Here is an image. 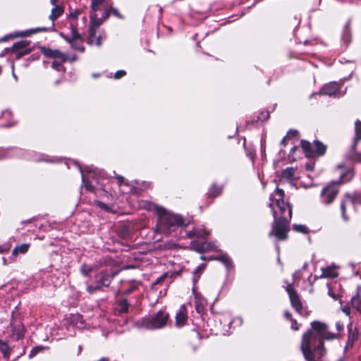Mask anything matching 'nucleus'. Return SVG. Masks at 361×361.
<instances>
[{
    "mask_svg": "<svg viewBox=\"0 0 361 361\" xmlns=\"http://www.w3.org/2000/svg\"><path fill=\"white\" fill-rule=\"evenodd\" d=\"M30 245L24 243L14 247L12 251V258L16 259L19 254H25L27 252Z\"/></svg>",
    "mask_w": 361,
    "mask_h": 361,
    "instance_id": "21",
    "label": "nucleus"
},
{
    "mask_svg": "<svg viewBox=\"0 0 361 361\" xmlns=\"http://www.w3.org/2000/svg\"><path fill=\"white\" fill-rule=\"evenodd\" d=\"M291 328L293 329V330H298L299 329V326L298 325L297 322L295 321H292V324H291Z\"/></svg>",
    "mask_w": 361,
    "mask_h": 361,
    "instance_id": "39",
    "label": "nucleus"
},
{
    "mask_svg": "<svg viewBox=\"0 0 361 361\" xmlns=\"http://www.w3.org/2000/svg\"><path fill=\"white\" fill-rule=\"evenodd\" d=\"M62 63L59 60H54L52 63V68L59 71Z\"/></svg>",
    "mask_w": 361,
    "mask_h": 361,
    "instance_id": "36",
    "label": "nucleus"
},
{
    "mask_svg": "<svg viewBox=\"0 0 361 361\" xmlns=\"http://www.w3.org/2000/svg\"><path fill=\"white\" fill-rule=\"evenodd\" d=\"M284 192L276 188L270 196L269 207L274 218L270 235H274L279 240H285L288 231L289 221L292 217V208L283 200Z\"/></svg>",
    "mask_w": 361,
    "mask_h": 361,
    "instance_id": "1",
    "label": "nucleus"
},
{
    "mask_svg": "<svg viewBox=\"0 0 361 361\" xmlns=\"http://www.w3.org/2000/svg\"><path fill=\"white\" fill-rule=\"evenodd\" d=\"M286 291L288 293L292 306L295 309L297 312H300V310H302V304L299 297L290 286H287Z\"/></svg>",
    "mask_w": 361,
    "mask_h": 361,
    "instance_id": "17",
    "label": "nucleus"
},
{
    "mask_svg": "<svg viewBox=\"0 0 361 361\" xmlns=\"http://www.w3.org/2000/svg\"><path fill=\"white\" fill-rule=\"evenodd\" d=\"M47 29L45 27H37L35 29H30L25 31L20 32L16 35V36H20V37H26V36H30L35 33L39 32H43L46 31Z\"/></svg>",
    "mask_w": 361,
    "mask_h": 361,
    "instance_id": "23",
    "label": "nucleus"
},
{
    "mask_svg": "<svg viewBox=\"0 0 361 361\" xmlns=\"http://www.w3.org/2000/svg\"><path fill=\"white\" fill-rule=\"evenodd\" d=\"M3 259H4V264H6L5 259L4 258Z\"/></svg>",
    "mask_w": 361,
    "mask_h": 361,
    "instance_id": "53",
    "label": "nucleus"
},
{
    "mask_svg": "<svg viewBox=\"0 0 361 361\" xmlns=\"http://www.w3.org/2000/svg\"><path fill=\"white\" fill-rule=\"evenodd\" d=\"M360 122L357 120L355 123V137L354 142L350 149V156L353 159L359 160V154L355 153V146L359 142L361 137V130H360Z\"/></svg>",
    "mask_w": 361,
    "mask_h": 361,
    "instance_id": "13",
    "label": "nucleus"
},
{
    "mask_svg": "<svg viewBox=\"0 0 361 361\" xmlns=\"http://www.w3.org/2000/svg\"><path fill=\"white\" fill-rule=\"evenodd\" d=\"M175 245L173 244H170V245H168V248L171 249V248L173 247Z\"/></svg>",
    "mask_w": 361,
    "mask_h": 361,
    "instance_id": "49",
    "label": "nucleus"
},
{
    "mask_svg": "<svg viewBox=\"0 0 361 361\" xmlns=\"http://www.w3.org/2000/svg\"><path fill=\"white\" fill-rule=\"evenodd\" d=\"M82 324H83V322H80V325H78V324H76V325H77L79 328H82Z\"/></svg>",
    "mask_w": 361,
    "mask_h": 361,
    "instance_id": "50",
    "label": "nucleus"
},
{
    "mask_svg": "<svg viewBox=\"0 0 361 361\" xmlns=\"http://www.w3.org/2000/svg\"><path fill=\"white\" fill-rule=\"evenodd\" d=\"M342 310L344 313L346 314V315H348L349 314V312H350V308L348 307H343L342 308Z\"/></svg>",
    "mask_w": 361,
    "mask_h": 361,
    "instance_id": "42",
    "label": "nucleus"
},
{
    "mask_svg": "<svg viewBox=\"0 0 361 361\" xmlns=\"http://www.w3.org/2000/svg\"><path fill=\"white\" fill-rule=\"evenodd\" d=\"M168 319L169 314L160 310L153 317L143 318L138 322V325L147 329H160L166 325Z\"/></svg>",
    "mask_w": 361,
    "mask_h": 361,
    "instance_id": "4",
    "label": "nucleus"
},
{
    "mask_svg": "<svg viewBox=\"0 0 361 361\" xmlns=\"http://www.w3.org/2000/svg\"><path fill=\"white\" fill-rule=\"evenodd\" d=\"M329 295H331L333 298L336 299V295H335V294H334V293H332L331 290H329Z\"/></svg>",
    "mask_w": 361,
    "mask_h": 361,
    "instance_id": "46",
    "label": "nucleus"
},
{
    "mask_svg": "<svg viewBox=\"0 0 361 361\" xmlns=\"http://www.w3.org/2000/svg\"><path fill=\"white\" fill-rule=\"evenodd\" d=\"M338 191V184L336 182L326 185L320 194L321 202L325 205L331 204L337 196Z\"/></svg>",
    "mask_w": 361,
    "mask_h": 361,
    "instance_id": "6",
    "label": "nucleus"
},
{
    "mask_svg": "<svg viewBox=\"0 0 361 361\" xmlns=\"http://www.w3.org/2000/svg\"><path fill=\"white\" fill-rule=\"evenodd\" d=\"M201 259H205L204 257L203 256L201 257Z\"/></svg>",
    "mask_w": 361,
    "mask_h": 361,
    "instance_id": "55",
    "label": "nucleus"
},
{
    "mask_svg": "<svg viewBox=\"0 0 361 361\" xmlns=\"http://www.w3.org/2000/svg\"><path fill=\"white\" fill-rule=\"evenodd\" d=\"M209 235V232L206 231L204 228L202 229H196L193 231L192 233H190V236H196L197 238H205Z\"/></svg>",
    "mask_w": 361,
    "mask_h": 361,
    "instance_id": "25",
    "label": "nucleus"
},
{
    "mask_svg": "<svg viewBox=\"0 0 361 361\" xmlns=\"http://www.w3.org/2000/svg\"><path fill=\"white\" fill-rule=\"evenodd\" d=\"M285 316L287 317V318H289L290 317V314L288 312H286L285 313Z\"/></svg>",
    "mask_w": 361,
    "mask_h": 361,
    "instance_id": "51",
    "label": "nucleus"
},
{
    "mask_svg": "<svg viewBox=\"0 0 361 361\" xmlns=\"http://www.w3.org/2000/svg\"><path fill=\"white\" fill-rule=\"evenodd\" d=\"M344 93L345 92L341 90L339 85L336 82L326 84L319 92V94L328 95L329 97H337L343 95Z\"/></svg>",
    "mask_w": 361,
    "mask_h": 361,
    "instance_id": "9",
    "label": "nucleus"
},
{
    "mask_svg": "<svg viewBox=\"0 0 361 361\" xmlns=\"http://www.w3.org/2000/svg\"><path fill=\"white\" fill-rule=\"evenodd\" d=\"M99 27V26L96 27L93 31V33H92L91 25H90L89 36L87 38L88 44L99 47L102 40L105 39L106 36L104 32H97Z\"/></svg>",
    "mask_w": 361,
    "mask_h": 361,
    "instance_id": "10",
    "label": "nucleus"
},
{
    "mask_svg": "<svg viewBox=\"0 0 361 361\" xmlns=\"http://www.w3.org/2000/svg\"><path fill=\"white\" fill-rule=\"evenodd\" d=\"M73 317H74V319H75L77 321H79L81 319L80 315H76V316H74Z\"/></svg>",
    "mask_w": 361,
    "mask_h": 361,
    "instance_id": "47",
    "label": "nucleus"
},
{
    "mask_svg": "<svg viewBox=\"0 0 361 361\" xmlns=\"http://www.w3.org/2000/svg\"><path fill=\"white\" fill-rule=\"evenodd\" d=\"M336 329L338 332L343 330L344 324L343 323H341L340 322H337L336 324Z\"/></svg>",
    "mask_w": 361,
    "mask_h": 361,
    "instance_id": "38",
    "label": "nucleus"
},
{
    "mask_svg": "<svg viewBox=\"0 0 361 361\" xmlns=\"http://www.w3.org/2000/svg\"><path fill=\"white\" fill-rule=\"evenodd\" d=\"M188 320L187 310L185 305H183L180 307L176 317V326L181 327L185 325Z\"/></svg>",
    "mask_w": 361,
    "mask_h": 361,
    "instance_id": "18",
    "label": "nucleus"
},
{
    "mask_svg": "<svg viewBox=\"0 0 361 361\" xmlns=\"http://www.w3.org/2000/svg\"><path fill=\"white\" fill-rule=\"evenodd\" d=\"M104 0H92L91 3V32L93 33L94 28L100 26L102 23L106 20L109 17V11L107 10L102 11L101 16L99 17L97 12L101 11Z\"/></svg>",
    "mask_w": 361,
    "mask_h": 361,
    "instance_id": "5",
    "label": "nucleus"
},
{
    "mask_svg": "<svg viewBox=\"0 0 361 361\" xmlns=\"http://www.w3.org/2000/svg\"><path fill=\"white\" fill-rule=\"evenodd\" d=\"M361 203L358 193H347L341 202V214L344 221H347L349 216L356 212V207Z\"/></svg>",
    "mask_w": 361,
    "mask_h": 361,
    "instance_id": "3",
    "label": "nucleus"
},
{
    "mask_svg": "<svg viewBox=\"0 0 361 361\" xmlns=\"http://www.w3.org/2000/svg\"><path fill=\"white\" fill-rule=\"evenodd\" d=\"M12 326V336L15 339H20L24 335V326L20 321H14L11 324Z\"/></svg>",
    "mask_w": 361,
    "mask_h": 361,
    "instance_id": "19",
    "label": "nucleus"
},
{
    "mask_svg": "<svg viewBox=\"0 0 361 361\" xmlns=\"http://www.w3.org/2000/svg\"><path fill=\"white\" fill-rule=\"evenodd\" d=\"M209 260L215 259L221 261L227 269L232 268V261L231 258L225 253H221L215 257H210Z\"/></svg>",
    "mask_w": 361,
    "mask_h": 361,
    "instance_id": "20",
    "label": "nucleus"
},
{
    "mask_svg": "<svg viewBox=\"0 0 361 361\" xmlns=\"http://www.w3.org/2000/svg\"><path fill=\"white\" fill-rule=\"evenodd\" d=\"M204 268H205V264H202L200 266H198L197 267V269L194 271V279H193V280H194L195 282L198 280V279L200 278V273Z\"/></svg>",
    "mask_w": 361,
    "mask_h": 361,
    "instance_id": "30",
    "label": "nucleus"
},
{
    "mask_svg": "<svg viewBox=\"0 0 361 361\" xmlns=\"http://www.w3.org/2000/svg\"><path fill=\"white\" fill-rule=\"evenodd\" d=\"M78 16V12H77V11H75V12L71 13L70 14V16L72 17V18H77Z\"/></svg>",
    "mask_w": 361,
    "mask_h": 361,
    "instance_id": "44",
    "label": "nucleus"
},
{
    "mask_svg": "<svg viewBox=\"0 0 361 361\" xmlns=\"http://www.w3.org/2000/svg\"><path fill=\"white\" fill-rule=\"evenodd\" d=\"M157 213L158 215L157 229L161 233H169L172 227L183 224L180 216L170 214L161 207H157Z\"/></svg>",
    "mask_w": 361,
    "mask_h": 361,
    "instance_id": "2",
    "label": "nucleus"
},
{
    "mask_svg": "<svg viewBox=\"0 0 361 361\" xmlns=\"http://www.w3.org/2000/svg\"><path fill=\"white\" fill-rule=\"evenodd\" d=\"M110 11H111V12L114 16H117V17H119V18L121 17V16H120V15H119V13H118V11H117L116 8H111Z\"/></svg>",
    "mask_w": 361,
    "mask_h": 361,
    "instance_id": "40",
    "label": "nucleus"
},
{
    "mask_svg": "<svg viewBox=\"0 0 361 361\" xmlns=\"http://www.w3.org/2000/svg\"><path fill=\"white\" fill-rule=\"evenodd\" d=\"M221 189L220 188L214 186L210 189L209 193L212 196H216L221 192Z\"/></svg>",
    "mask_w": 361,
    "mask_h": 361,
    "instance_id": "34",
    "label": "nucleus"
},
{
    "mask_svg": "<svg viewBox=\"0 0 361 361\" xmlns=\"http://www.w3.org/2000/svg\"><path fill=\"white\" fill-rule=\"evenodd\" d=\"M307 169H312V168H310V166H307Z\"/></svg>",
    "mask_w": 361,
    "mask_h": 361,
    "instance_id": "54",
    "label": "nucleus"
},
{
    "mask_svg": "<svg viewBox=\"0 0 361 361\" xmlns=\"http://www.w3.org/2000/svg\"><path fill=\"white\" fill-rule=\"evenodd\" d=\"M351 305L353 308L360 311L361 308V299L358 295L352 298Z\"/></svg>",
    "mask_w": 361,
    "mask_h": 361,
    "instance_id": "26",
    "label": "nucleus"
},
{
    "mask_svg": "<svg viewBox=\"0 0 361 361\" xmlns=\"http://www.w3.org/2000/svg\"><path fill=\"white\" fill-rule=\"evenodd\" d=\"M61 36L63 37L65 40H66L68 42L71 44V47L73 49L79 50L80 51H84V47L82 44L81 36L78 33H77V32L73 27L72 28V36L71 38L64 37L63 35H61Z\"/></svg>",
    "mask_w": 361,
    "mask_h": 361,
    "instance_id": "11",
    "label": "nucleus"
},
{
    "mask_svg": "<svg viewBox=\"0 0 361 361\" xmlns=\"http://www.w3.org/2000/svg\"><path fill=\"white\" fill-rule=\"evenodd\" d=\"M295 169L293 168H288L282 173V178L286 179H291L294 176Z\"/></svg>",
    "mask_w": 361,
    "mask_h": 361,
    "instance_id": "27",
    "label": "nucleus"
},
{
    "mask_svg": "<svg viewBox=\"0 0 361 361\" xmlns=\"http://www.w3.org/2000/svg\"><path fill=\"white\" fill-rule=\"evenodd\" d=\"M293 229L296 232L302 233H307L309 231L307 227L302 224H295L293 227Z\"/></svg>",
    "mask_w": 361,
    "mask_h": 361,
    "instance_id": "28",
    "label": "nucleus"
},
{
    "mask_svg": "<svg viewBox=\"0 0 361 361\" xmlns=\"http://www.w3.org/2000/svg\"><path fill=\"white\" fill-rule=\"evenodd\" d=\"M116 178L118 179V183H119L120 184H121V183H123V184H124V183H125V180H124L123 177H122V176H117V178Z\"/></svg>",
    "mask_w": 361,
    "mask_h": 361,
    "instance_id": "43",
    "label": "nucleus"
},
{
    "mask_svg": "<svg viewBox=\"0 0 361 361\" xmlns=\"http://www.w3.org/2000/svg\"><path fill=\"white\" fill-rule=\"evenodd\" d=\"M120 305V307H121V308H120V312H127V310H128V305H127V303H126V301H122V302L120 303V305Z\"/></svg>",
    "mask_w": 361,
    "mask_h": 361,
    "instance_id": "35",
    "label": "nucleus"
},
{
    "mask_svg": "<svg viewBox=\"0 0 361 361\" xmlns=\"http://www.w3.org/2000/svg\"><path fill=\"white\" fill-rule=\"evenodd\" d=\"M338 267L336 265H330L326 267L321 268L322 274L319 276V278H329L333 279L338 276Z\"/></svg>",
    "mask_w": 361,
    "mask_h": 361,
    "instance_id": "16",
    "label": "nucleus"
},
{
    "mask_svg": "<svg viewBox=\"0 0 361 361\" xmlns=\"http://www.w3.org/2000/svg\"><path fill=\"white\" fill-rule=\"evenodd\" d=\"M92 269L91 267L83 264L80 268V271L83 275L87 276Z\"/></svg>",
    "mask_w": 361,
    "mask_h": 361,
    "instance_id": "33",
    "label": "nucleus"
},
{
    "mask_svg": "<svg viewBox=\"0 0 361 361\" xmlns=\"http://www.w3.org/2000/svg\"><path fill=\"white\" fill-rule=\"evenodd\" d=\"M0 352L3 354L4 357L8 356V346L6 343L0 341Z\"/></svg>",
    "mask_w": 361,
    "mask_h": 361,
    "instance_id": "29",
    "label": "nucleus"
},
{
    "mask_svg": "<svg viewBox=\"0 0 361 361\" xmlns=\"http://www.w3.org/2000/svg\"><path fill=\"white\" fill-rule=\"evenodd\" d=\"M41 50L47 57L52 58L54 60H59L61 62H64L67 60L66 55L59 50H52L44 47H42Z\"/></svg>",
    "mask_w": 361,
    "mask_h": 361,
    "instance_id": "15",
    "label": "nucleus"
},
{
    "mask_svg": "<svg viewBox=\"0 0 361 361\" xmlns=\"http://www.w3.org/2000/svg\"><path fill=\"white\" fill-rule=\"evenodd\" d=\"M30 42L23 40L13 45L11 49L16 52V59H18L31 51V49L27 48Z\"/></svg>",
    "mask_w": 361,
    "mask_h": 361,
    "instance_id": "12",
    "label": "nucleus"
},
{
    "mask_svg": "<svg viewBox=\"0 0 361 361\" xmlns=\"http://www.w3.org/2000/svg\"><path fill=\"white\" fill-rule=\"evenodd\" d=\"M56 0H51V4L53 6H57V5L56 4Z\"/></svg>",
    "mask_w": 361,
    "mask_h": 361,
    "instance_id": "48",
    "label": "nucleus"
},
{
    "mask_svg": "<svg viewBox=\"0 0 361 361\" xmlns=\"http://www.w3.org/2000/svg\"><path fill=\"white\" fill-rule=\"evenodd\" d=\"M126 75V72L124 71H118L115 74H114V78L116 79H119L121 78V77L124 76Z\"/></svg>",
    "mask_w": 361,
    "mask_h": 361,
    "instance_id": "37",
    "label": "nucleus"
},
{
    "mask_svg": "<svg viewBox=\"0 0 361 361\" xmlns=\"http://www.w3.org/2000/svg\"><path fill=\"white\" fill-rule=\"evenodd\" d=\"M111 281V276L105 272H101L97 279L96 285L94 286H88L87 290L92 293L95 290L101 289L102 287L108 286Z\"/></svg>",
    "mask_w": 361,
    "mask_h": 361,
    "instance_id": "8",
    "label": "nucleus"
},
{
    "mask_svg": "<svg viewBox=\"0 0 361 361\" xmlns=\"http://www.w3.org/2000/svg\"><path fill=\"white\" fill-rule=\"evenodd\" d=\"M195 310L198 313H201L203 312L204 306L206 305V300L202 298L200 295L195 294Z\"/></svg>",
    "mask_w": 361,
    "mask_h": 361,
    "instance_id": "22",
    "label": "nucleus"
},
{
    "mask_svg": "<svg viewBox=\"0 0 361 361\" xmlns=\"http://www.w3.org/2000/svg\"><path fill=\"white\" fill-rule=\"evenodd\" d=\"M269 116V114L267 112H263L261 114L259 117L260 119H267Z\"/></svg>",
    "mask_w": 361,
    "mask_h": 361,
    "instance_id": "41",
    "label": "nucleus"
},
{
    "mask_svg": "<svg viewBox=\"0 0 361 361\" xmlns=\"http://www.w3.org/2000/svg\"><path fill=\"white\" fill-rule=\"evenodd\" d=\"M192 250L202 253L209 251H218V245L215 243H203L201 244L193 242L191 245Z\"/></svg>",
    "mask_w": 361,
    "mask_h": 361,
    "instance_id": "14",
    "label": "nucleus"
},
{
    "mask_svg": "<svg viewBox=\"0 0 361 361\" xmlns=\"http://www.w3.org/2000/svg\"><path fill=\"white\" fill-rule=\"evenodd\" d=\"M301 146L306 156L308 157L322 155L324 154L326 149L325 145L318 141L313 144L307 141H302Z\"/></svg>",
    "mask_w": 361,
    "mask_h": 361,
    "instance_id": "7",
    "label": "nucleus"
},
{
    "mask_svg": "<svg viewBox=\"0 0 361 361\" xmlns=\"http://www.w3.org/2000/svg\"><path fill=\"white\" fill-rule=\"evenodd\" d=\"M353 178V173L348 171L345 174L341 175L340 178V183L349 181Z\"/></svg>",
    "mask_w": 361,
    "mask_h": 361,
    "instance_id": "31",
    "label": "nucleus"
},
{
    "mask_svg": "<svg viewBox=\"0 0 361 361\" xmlns=\"http://www.w3.org/2000/svg\"><path fill=\"white\" fill-rule=\"evenodd\" d=\"M63 7H61L60 6H55L51 9V14L49 16V18L52 21H54L56 19H57L63 13Z\"/></svg>",
    "mask_w": 361,
    "mask_h": 361,
    "instance_id": "24",
    "label": "nucleus"
},
{
    "mask_svg": "<svg viewBox=\"0 0 361 361\" xmlns=\"http://www.w3.org/2000/svg\"><path fill=\"white\" fill-rule=\"evenodd\" d=\"M44 349V347L43 346H37L32 349L30 353V357H34L38 353L42 352Z\"/></svg>",
    "mask_w": 361,
    "mask_h": 361,
    "instance_id": "32",
    "label": "nucleus"
},
{
    "mask_svg": "<svg viewBox=\"0 0 361 361\" xmlns=\"http://www.w3.org/2000/svg\"><path fill=\"white\" fill-rule=\"evenodd\" d=\"M85 188L87 189V190H92V186L90 185V184H88V183H85Z\"/></svg>",
    "mask_w": 361,
    "mask_h": 361,
    "instance_id": "45",
    "label": "nucleus"
},
{
    "mask_svg": "<svg viewBox=\"0 0 361 361\" xmlns=\"http://www.w3.org/2000/svg\"><path fill=\"white\" fill-rule=\"evenodd\" d=\"M13 76L14 77V78H15L16 80H17V77H16V74L14 73V72H13Z\"/></svg>",
    "mask_w": 361,
    "mask_h": 361,
    "instance_id": "52",
    "label": "nucleus"
}]
</instances>
